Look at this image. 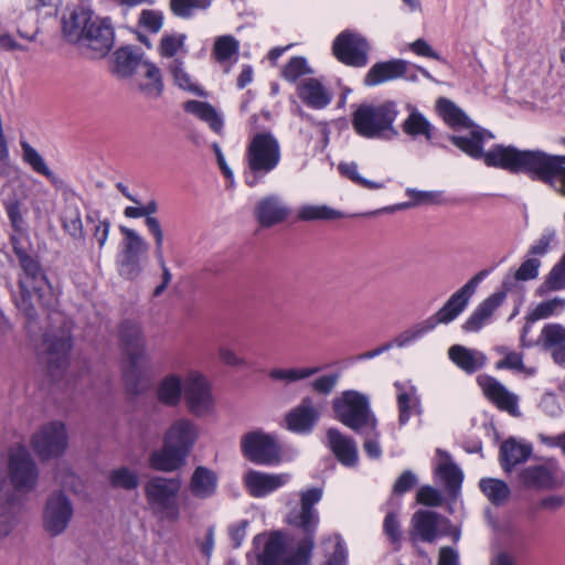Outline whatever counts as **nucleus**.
Here are the masks:
<instances>
[{"label":"nucleus","mask_w":565,"mask_h":565,"mask_svg":"<svg viewBox=\"0 0 565 565\" xmlns=\"http://www.w3.org/2000/svg\"><path fill=\"white\" fill-rule=\"evenodd\" d=\"M4 482H0V536H7L12 532L19 511L17 495L4 490Z\"/></svg>","instance_id":"nucleus-42"},{"label":"nucleus","mask_w":565,"mask_h":565,"mask_svg":"<svg viewBox=\"0 0 565 565\" xmlns=\"http://www.w3.org/2000/svg\"><path fill=\"white\" fill-rule=\"evenodd\" d=\"M487 166L512 173H526L565 196V156L550 154L539 149L520 150L513 146H498L489 153Z\"/></svg>","instance_id":"nucleus-1"},{"label":"nucleus","mask_w":565,"mask_h":565,"mask_svg":"<svg viewBox=\"0 0 565 565\" xmlns=\"http://www.w3.org/2000/svg\"><path fill=\"white\" fill-rule=\"evenodd\" d=\"M182 482L179 478L151 477L143 486L146 502L152 515L160 520L175 522L180 519L179 493Z\"/></svg>","instance_id":"nucleus-7"},{"label":"nucleus","mask_w":565,"mask_h":565,"mask_svg":"<svg viewBox=\"0 0 565 565\" xmlns=\"http://www.w3.org/2000/svg\"><path fill=\"white\" fill-rule=\"evenodd\" d=\"M239 42L232 35H222L216 38L213 46V55L220 63L230 61L237 56Z\"/></svg>","instance_id":"nucleus-54"},{"label":"nucleus","mask_w":565,"mask_h":565,"mask_svg":"<svg viewBox=\"0 0 565 565\" xmlns=\"http://www.w3.org/2000/svg\"><path fill=\"white\" fill-rule=\"evenodd\" d=\"M338 169L342 175L347 177L348 179H350L351 181H353L354 183L359 184L362 188L370 190H379L384 188L383 183L373 182L361 177L359 173V167L355 162L340 163L338 166Z\"/></svg>","instance_id":"nucleus-63"},{"label":"nucleus","mask_w":565,"mask_h":565,"mask_svg":"<svg viewBox=\"0 0 565 565\" xmlns=\"http://www.w3.org/2000/svg\"><path fill=\"white\" fill-rule=\"evenodd\" d=\"M408 62L405 60H390L375 63L364 76L365 86H377L382 83L394 81L406 75Z\"/></svg>","instance_id":"nucleus-30"},{"label":"nucleus","mask_w":565,"mask_h":565,"mask_svg":"<svg viewBox=\"0 0 565 565\" xmlns=\"http://www.w3.org/2000/svg\"><path fill=\"white\" fill-rule=\"evenodd\" d=\"M199 436L200 429L192 419H175L164 433L162 448L150 455V467L164 472L178 470L185 465Z\"/></svg>","instance_id":"nucleus-2"},{"label":"nucleus","mask_w":565,"mask_h":565,"mask_svg":"<svg viewBox=\"0 0 565 565\" xmlns=\"http://www.w3.org/2000/svg\"><path fill=\"white\" fill-rule=\"evenodd\" d=\"M479 487L489 501L494 505L503 504L510 497L509 486L500 479L483 478L480 480Z\"/></svg>","instance_id":"nucleus-50"},{"label":"nucleus","mask_w":565,"mask_h":565,"mask_svg":"<svg viewBox=\"0 0 565 565\" xmlns=\"http://www.w3.org/2000/svg\"><path fill=\"white\" fill-rule=\"evenodd\" d=\"M449 359L462 371L472 374L486 365L487 356L478 350L455 344L448 350Z\"/></svg>","instance_id":"nucleus-41"},{"label":"nucleus","mask_w":565,"mask_h":565,"mask_svg":"<svg viewBox=\"0 0 565 565\" xmlns=\"http://www.w3.org/2000/svg\"><path fill=\"white\" fill-rule=\"evenodd\" d=\"M520 483L533 490H557L565 486V470L556 458H546L519 472Z\"/></svg>","instance_id":"nucleus-12"},{"label":"nucleus","mask_w":565,"mask_h":565,"mask_svg":"<svg viewBox=\"0 0 565 565\" xmlns=\"http://www.w3.org/2000/svg\"><path fill=\"white\" fill-rule=\"evenodd\" d=\"M157 399L164 406L175 407L184 397V380L177 373L163 376L156 391Z\"/></svg>","instance_id":"nucleus-38"},{"label":"nucleus","mask_w":565,"mask_h":565,"mask_svg":"<svg viewBox=\"0 0 565 565\" xmlns=\"http://www.w3.org/2000/svg\"><path fill=\"white\" fill-rule=\"evenodd\" d=\"M319 413L310 397H305L301 403L291 409L286 416L287 427L296 433H307L312 429L318 420Z\"/></svg>","instance_id":"nucleus-34"},{"label":"nucleus","mask_w":565,"mask_h":565,"mask_svg":"<svg viewBox=\"0 0 565 565\" xmlns=\"http://www.w3.org/2000/svg\"><path fill=\"white\" fill-rule=\"evenodd\" d=\"M95 18L93 12L84 7L75 8L70 17L63 21V33L68 42L81 43L85 35L88 24H92Z\"/></svg>","instance_id":"nucleus-37"},{"label":"nucleus","mask_w":565,"mask_h":565,"mask_svg":"<svg viewBox=\"0 0 565 565\" xmlns=\"http://www.w3.org/2000/svg\"><path fill=\"white\" fill-rule=\"evenodd\" d=\"M332 407L337 418L355 433H375L377 419L366 395L353 390L344 391L333 399Z\"/></svg>","instance_id":"nucleus-8"},{"label":"nucleus","mask_w":565,"mask_h":565,"mask_svg":"<svg viewBox=\"0 0 565 565\" xmlns=\"http://www.w3.org/2000/svg\"><path fill=\"white\" fill-rule=\"evenodd\" d=\"M313 73V70L308 64V61L303 56H294L284 66L281 76L284 79L290 83H296L298 79L306 75Z\"/></svg>","instance_id":"nucleus-55"},{"label":"nucleus","mask_w":565,"mask_h":565,"mask_svg":"<svg viewBox=\"0 0 565 565\" xmlns=\"http://www.w3.org/2000/svg\"><path fill=\"white\" fill-rule=\"evenodd\" d=\"M556 244V231L554 228H545L541 236L530 246L526 254L527 256L539 258L552 250Z\"/></svg>","instance_id":"nucleus-59"},{"label":"nucleus","mask_w":565,"mask_h":565,"mask_svg":"<svg viewBox=\"0 0 565 565\" xmlns=\"http://www.w3.org/2000/svg\"><path fill=\"white\" fill-rule=\"evenodd\" d=\"M8 475L12 486L18 491H31L38 480V469L24 447L10 449Z\"/></svg>","instance_id":"nucleus-17"},{"label":"nucleus","mask_w":565,"mask_h":565,"mask_svg":"<svg viewBox=\"0 0 565 565\" xmlns=\"http://www.w3.org/2000/svg\"><path fill=\"white\" fill-rule=\"evenodd\" d=\"M370 50L369 41L361 33L349 29L340 32L332 42L335 58L355 68L367 65Z\"/></svg>","instance_id":"nucleus-14"},{"label":"nucleus","mask_w":565,"mask_h":565,"mask_svg":"<svg viewBox=\"0 0 565 565\" xmlns=\"http://www.w3.org/2000/svg\"><path fill=\"white\" fill-rule=\"evenodd\" d=\"M136 81L139 90L149 98H158L163 90V82L160 68L145 61L136 73Z\"/></svg>","instance_id":"nucleus-35"},{"label":"nucleus","mask_w":565,"mask_h":565,"mask_svg":"<svg viewBox=\"0 0 565 565\" xmlns=\"http://www.w3.org/2000/svg\"><path fill=\"white\" fill-rule=\"evenodd\" d=\"M22 157L36 173L46 177L53 184H58L60 179L49 169L42 156L26 141H21Z\"/></svg>","instance_id":"nucleus-48"},{"label":"nucleus","mask_w":565,"mask_h":565,"mask_svg":"<svg viewBox=\"0 0 565 565\" xmlns=\"http://www.w3.org/2000/svg\"><path fill=\"white\" fill-rule=\"evenodd\" d=\"M565 310V298L554 297L542 301L529 313L530 321H537L561 315Z\"/></svg>","instance_id":"nucleus-51"},{"label":"nucleus","mask_w":565,"mask_h":565,"mask_svg":"<svg viewBox=\"0 0 565 565\" xmlns=\"http://www.w3.org/2000/svg\"><path fill=\"white\" fill-rule=\"evenodd\" d=\"M383 531L388 537L391 544L394 546V550L399 551L402 546L403 532L401 530V523L397 514L394 511L386 514L383 522Z\"/></svg>","instance_id":"nucleus-64"},{"label":"nucleus","mask_w":565,"mask_h":565,"mask_svg":"<svg viewBox=\"0 0 565 565\" xmlns=\"http://www.w3.org/2000/svg\"><path fill=\"white\" fill-rule=\"evenodd\" d=\"M297 95L305 105L312 109H323L332 102L331 90L320 78L307 77L297 85Z\"/></svg>","instance_id":"nucleus-27"},{"label":"nucleus","mask_w":565,"mask_h":565,"mask_svg":"<svg viewBox=\"0 0 565 565\" xmlns=\"http://www.w3.org/2000/svg\"><path fill=\"white\" fill-rule=\"evenodd\" d=\"M477 381L486 397L499 409L508 412L512 416L520 414L519 396L510 392L497 379L489 375H479Z\"/></svg>","instance_id":"nucleus-22"},{"label":"nucleus","mask_w":565,"mask_h":565,"mask_svg":"<svg viewBox=\"0 0 565 565\" xmlns=\"http://www.w3.org/2000/svg\"><path fill=\"white\" fill-rule=\"evenodd\" d=\"M217 484L218 477L216 472L204 466H199L191 476L189 490L194 498L206 500L216 493Z\"/></svg>","instance_id":"nucleus-36"},{"label":"nucleus","mask_w":565,"mask_h":565,"mask_svg":"<svg viewBox=\"0 0 565 565\" xmlns=\"http://www.w3.org/2000/svg\"><path fill=\"white\" fill-rule=\"evenodd\" d=\"M321 367L311 366V367H274L269 370L268 377L274 382L282 383L284 385H289L306 379L311 377L312 375L319 373Z\"/></svg>","instance_id":"nucleus-46"},{"label":"nucleus","mask_w":565,"mask_h":565,"mask_svg":"<svg viewBox=\"0 0 565 565\" xmlns=\"http://www.w3.org/2000/svg\"><path fill=\"white\" fill-rule=\"evenodd\" d=\"M241 449L246 459L263 466H275L281 460L280 447L273 435L255 430L245 434Z\"/></svg>","instance_id":"nucleus-15"},{"label":"nucleus","mask_w":565,"mask_h":565,"mask_svg":"<svg viewBox=\"0 0 565 565\" xmlns=\"http://www.w3.org/2000/svg\"><path fill=\"white\" fill-rule=\"evenodd\" d=\"M115 33L110 20L108 18L95 17L93 23L88 24V29L79 44L87 46L96 52L97 55L104 56L113 47Z\"/></svg>","instance_id":"nucleus-24"},{"label":"nucleus","mask_w":565,"mask_h":565,"mask_svg":"<svg viewBox=\"0 0 565 565\" xmlns=\"http://www.w3.org/2000/svg\"><path fill=\"white\" fill-rule=\"evenodd\" d=\"M119 337L129 360L124 376L130 390L137 393V382L149 363L139 323L130 320L124 321L119 328Z\"/></svg>","instance_id":"nucleus-10"},{"label":"nucleus","mask_w":565,"mask_h":565,"mask_svg":"<svg viewBox=\"0 0 565 565\" xmlns=\"http://www.w3.org/2000/svg\"><path fill=\"white\" fill-rule=\"evenodd\" d=\"M540 343L550 352L552 360L565 367V327L561 323H547L540 333Z\"/></svg>","instance_id":"nucleus-29"},{"label":"nucleus","mask_w":565,"mask_h":565,"mask_svg":"<svg viewBox=\"0 0 565 565\" xmlns=\"http://www.w3.org/2000/svg\"><path fill=\"white\" fill-rule=\"evenodd\" d=\"M498 354L502 358L495 363L497 370H510L514 373L522 374L526 377L533 376L536 373V367L526 366L523 362V354L516 351H511L507 347H498L495 349Z\"/></svg>","instance_id":"nucleus-45"},{"label":"nucleus","mask_w":565,"mask_h":565,"mask_svg":"<svg viewBox=\"0 0 565 565\" xmlns=\"http://www.w3.org/2000/svg\"><path fill=\"white\" fill-rule=\"evenodd\" d=\"M71 348V333L67 328H62L56 332L49 331L44 334L42 351L52 374L55 370H62L67 365Z\"/></svg>","instance_id":"nucleus-19"},{"label":"nucleus","mask_w":565,"mask_h":565,"mask_svg":"<svg viewBox=\"0 0 565 565\" xmlns=\"http://www.w3.org/2000/svg\"><path fill=\"white\" fill-rule=\"evenodd\" d=\"M300 221H328L342 216L341 212L327 205H302L297 214Z\"/></svg>","instance_id":"nucleus-53"},{"label":"nucleus","mask_w":565,"mask_h":565,"mask_svg":"<svg viewBox=\"0 0 565 565\" xmlns=\"http://www.w3.org/2000/svg\"><path fill=\"white\" fill-rule=\"evenodd\" d=\"M114 72L119 77H129L136 75L140 65L146 61L142 55L136 52L131 46L118 49L115 54Z\"/></svg>","instance_id":"nucleus-43"},{"label":"nucleus","mask_w":565,"mask_h":565,"mask_svg":"<svg viewBox=\"0 0 565 565\" xmlns=\"http://www.w3.org/2000/svg\"><path fill=\"white\" fill-rule=\"evenodd\" d=\"M437 110L444 121L452 129H467V135L451 136V142L473 159H482L487 166V158L499 145L490 150L483 151L486 140L493 139L494 136L480 126L475 125L470 118L454 102L447 98L437 100Z\"/></svg>","instance_id":"nucleus-4"},{"label":"nucleus","mask_w":565,"mask_h":565,"mask_svg":"<svg viewBox=\"0 0 565 565\" xmlns=\"http://www.w3.org/2000/svg\"><path fill=\"white\" fill-rule=\"evenodd\" d=\"M109 482L114 488L130 491L139 486V477L136 471L120 467L109 473Z\"/></svg>","instance_id":"nucleus-57"},{"label":"nucleus","mask_w":565,"mask_h":565,"mask_svg":"<svg viewBox=\"0 0 565 565\" xmlns=\"http://www.w3.org/2000/svg\"><path fill=\"white\" fill-rule=\"evenodd\" d=\"M541 260L536 257L525 256L518 269L508 273L502 280V292L521 294L523 290L522 282L534 280L539 276Z\"/></svg>","instance_id":"nucleus-28"},{"label":"nucleus","mask_w":565,"mask_h":565,"mask_svg":"<svg viewBox=\"0 0 565 565\" xmlns=\"http://www.w3.org/2000/svg\"><path fill=\"white\" fill-rule=\"evenodd\" d=\"M183 109L206 122L216 134H221L223 118L211 104L200 100H188L184 103Z\"/></svg>","instance_id":"nucleus-44"},{"label":"nucleus","mask_w":565,"mask_h":565,"mask_svg":"<svg viewBox=\"0 0 565 565\" xmlns=\"http://www.w3.org/2000/svg\"><path fill=\"white\" fill-rule=\"evenodd\" d=\"M73 516V505L63 493H56L49 498L43 512V526L45 531L56 536L68 526Z\"/></svg>","instance_id":"nucleus-20"},{"label":"nucleus","mask_w":565,"mask_h":565,"mask_svg":"<svg viewBox=\"0 0 565 565\" xmlns=\"http://www.w3.org/2000/svg\"><path fill=\"white\" fill-rule=\"evenodd\" d=\"M86 225L89 227V231L92 232L93 237L98 243V248L102 249L108 238L109 230H110V223L108 220L100 218L99 214L97 212L88 213L85 217Z\"/></svg>","instance_id":"nucleus-58"},{"label":"nucleus","mask_w":565,"mask_h":565,"mask_svg":"<svg viewBox=\"0 0 565 565\" xmlns=\"http://www.w3.org/2000/svg\"><path fill=\"white\" fill-rule=\"evenodd\" d=\"M253 215L262 227L281 224L290 215V207L278 194H268L257 201Z\"/></svg>","instance_id":"nucleus-21"},{"label":"nucleus","mask_w":565,"mask_h":565,"mask_svg":"<svg viewBox=\"0 0 565 565\" xmlns=\"http://www.w3.org/2000/svg\"><path fill=\"white\" fill-rule=\"evenodd\" d=\"M17 255L23 270L19 279L23 302H30L31 307L33 301L43 308L54 307L55 297L40 264L25 252L17 250Z\"/></svg>","instance_id":"nucleus-9"},{"label":"nucleus","mask_w":565,"mask_h":565,"mask_svg":"<svg viewBox=\"0 0 565 565\" xmlns=\"http://www.w3.org/2000/svg\"><path fill=\"white\" fill-rule=\"evenodd\" d=\"M563 289H565V254L548 273L541 287L542 291H556Z\"/></svg>","instance_id":"nucleus-62"},{"label":"nucleus","mask_w":565,"mask_h":565,"mask_svg":"<svg viewBox=\"0 0 565 565\" xmlns=\"http://www.w3.org/2000/svg\"><path fill=\"white\" fill-rule=\"evenodd\" d=\"M32 447L42 459L61 456L67 447V435L62 423L43 425L32 437Z\"/></svg>","instance_id":"nucleus-18"},{"label":"nucleus","mask_w":565,"mask_h":565,"mask_svg":"<svg viewBox=\"0 0 565 565\" xmlns=\"http://www.w3.org/2000/svg\"><path fill=\"white\" fill-rule=\"evenodd\" d=\"M174 84L183 89L198 96H205V92L193 82L191 75L185 71L184 62L180 58H174L168 66Z\"/></svg>","instance_id":"nucleus-47"},{"label":"nucleus","mask_w":565,"mask_h":565,"mask_svg":"<svg viewBox=\"0 0 565 565\" xmlns=\"http://www.w3.org/2000/svg\"><path fill=\"white\" fill-rule=\"evenodd\" d=\"M253 544L255 548L264 545L256 555L259 565H286V559L294 553H286L285 537L280 532H274L268 536L258 534L254 537Z\"/></svg>","instance_id":"nucleus-23"},{"label":"nucleus","mask_w":565,"mask_h":565,"mask_svg":"<svg viewBox=\"0 0 565 565\" xmlns=\"http://www.w3.org/2000/svg\"><path fill=\"white\" fill-rule=\"evenodd\" d=\"M327 439L328 446L343 466L353 467L358 463V447L353 438L343 435L337 428H330L327 431Z\"/></svg>","instance_id":"nucleus-31"},{"label":"nucleus","mask_w":565,"mask_h":565,"mask_svg":"<svg viewBox=\"0 0 565 565\" xmlns=\"http://www.w3.org/2000/svg\"><path fill=\"white\" fill-rule=\"evenodd\" d=\"M60 220L64 232L74 241H85L82 213L76 198L66 199Z\"/></svg>","instance_id":"nucleus-39"},{"label":"nucleus","mask_w":565,"mask_h":565,"mask_svg":"<svg viewBox=\"0 0 565 565\" xmlns=\"http://www.w3.org/2000/svg\"><path fill=\"white\" fill-rule=\"evenodd\" d=\"M450 521L431 510H418L411 519L409 539L416 544L418 541L434 543L443 536L451 534Z\"/></svg>","instance_id":"nucleus-16"},{"label":"nucleus","mask_w":565,"mask_h":565,"mask_svg":"<svg viewBox=\"0 0 565 565\" xmlns=\"http://www.w3.org/2000/svg\"><path fill=\"white\" fill-rule=\"evenodd\" d=\"M489 273L488 269H482L477 273L462 287L455 291L437 312L427 318V323L433 324L431 330L438 324H448L457 319L465 311L479 284Z\"/></svg>","instance_id":"nucleus-13"},{"label":"nucleus","mask_w":565,"mask_h":565,"mask_svg":"<svg viewBox=\"0 0 565 565\" xmlns=\"http://www.w3.org/2000/svg\"><path fill=\"white\" fill-rule=\"evenodd\" d=\"M430 323L426 320L415 324L414 327L401 332L388 343H393V347L405 348L424 337L426 333L431 331Z\"/></svg>","instance_id":"nucleus-56"},{"label":"nucleus","mask_w":565,"mask_h":565,"mask_svg":"<svg viewBox=\"0 0 565 565\" xmlns=\"http://www.w3.org/2000/svg\"><path fill=\"white\" fill-rule=\"evenodd\" d=\"M281 157L280 142L270 131H259L250 136L244 154L246 185L254 188L262 182L277 169Z\"/></svg>","instance_id":"nucleus-5"},{"label":"nucleus","mask_w":565,"mask_h":565,"mask_svg":"<svg viewBox=\"0 0 565 565\" xmlns=\"http://www.w3.org/2000/svg\"><path fill=\"white\" fill-rule=\"evenodd\" d=\"M289 480V473H266L257 470H248L243 477L245 488L254 498L266 497Z\"/></svg>","instance_id":"nucleus-25"},{"label":"nucleus","mask_w":565,"mask_h":565,"mask_svg":"<svg viewBox=\"0 0 565 565\" xmlns=\"http://www.w3.org/2000/svg\"><path fill=\"white\" fill-rule=\"evenodd\" d=\"M533 448L530 444L520 443L514 438L507 439L500 447V461L504 471L525 462L532 455Z\"/></svg>","instance_id":"nucleus-40"},{"label":"nucleus","mask_w":565,"mask_h":565,"mask_svg":"<svg viewBox=\"0 0 565 565\" xmlns=\"http://www.w3.org/2000/svg\"><path fill=\"white\" fill-rule=\"evenodd\" d=\"M184 402L193 416L209 417L215 413L216 401L212 384L207 377L198 370H190L184 376Z\"/></svg>","instance_id":"nucleus-11"},{"label":"nucleus","mask_w":565,"mask_h":565,"mask_svg":"<svg viewBox=\"0 0 565 565\" xmlns=\"http://www.w3.org/2000/svg\"><path fill=\"white\" fill-rule=\"evenodd\" d=\"M321 488H309L300 491V504L286 515V522L299 530L303 539L297 544L294 553L286 559V565H308L315 547V537L320 523L316 504L322 499Z\"/></svg>","instance_id":"nucleus-3"},{"label":"nucleus","mask_w":565,"mask_h":565,"mask_svg":"<svg viewBox=\"0 0 565 565\" xmlns=\"http://www.w3.org/2000/svg\"><path fill=\"white\" fill-rule=\"evenodd\" d=\"M398 113L397 104L392 100L362 104L352 114V126L361 137L391 140L398 136L394 127Z\"/></svg>","instance_id":"nucleus-6"},{"label":"nucleus","mask_w":565,"mask_h":565,"mask_svg":"<svg viewBox=\"0 0 565 565\" xmlns=\"http://www.w3.org/2000/svg\"><path fill=\"white\" fill-rule=\"evenodd\" d=\"M505 298V292L501 290L486 298L465 321L462 329L466 332L479 331L488 322L493 312L503 303Z\"/></svg>","instance_id":"nucleus-32"},{"label":"nucleus","mask_w":565,"mask_h":565,"mask_svg":"<svg viewBox=\"0 0 565 565\" xmlns=\"http://www.w3.org/2000/svg\"><path fill=\"white\" fill-rule=\"evenodd\" d=\"M436 454L439 458V463L436 467V475L443 481L446 490L451 495H457L461 488L463 473L461 469L452 462L449 452L443 449H437Z\"/></svg>","instance_id":"nucleus-33"},{"label":"nucleus","mask_w":565,"mask_h":565,"mask_svg":"<svg viewBox=\"0 0 565 565\" xmlns=\"http://www.w3.org/2000/svg\"><path fill=\"white\" fill-rule=\"evenodd\" d=\"M158 211V204L154 200L149 201L146 205L142 206V213L145 217V224L149 231V233L154 238L156 248H163V231L161 224L157 217L153 216Z\"/></svg>","instance_id":"nucleus-52"},{"label":"nucleus","mask_w":565,"mask_h":565,"mask_svg":"<svg viewBox=\"0 0 565 565\" xmlns=\"http://www.w3.org/2000/svg\"><path fill=\"white\" fill-rule=\"evenodd\" d=\"M396 403L398 408V424L404 426L412 415H420L422 401L417 387L411 381H396Z\"/></svg>","instance_id":"nucleus-26"},{"label":"nucleus","mask_w":565,"mask_h":565,"mask_svg":"<svg viewBox=\"0 0 565 565\" xmlns=\"http://www.w3.org/2000/svg\"><path fill=\"white\" fill-rule=\"evenodd\" d=\"M403 131L413 137L423 136L426 140L433 138V126L423 114L413 109L402 125Z\"/></svg>","instance_id":"nucleus-49"},{"label":"nucleus","mask_w":565,"mask_h":565,"mask_svg":"<svg viewBox=\"0 0 565 565\" xmlns=\"http://www.w3.org/2000/svg\"><path fill=\"white\" fill-rule=\"evenodd\" d=\"M125 236L122 254L139 257L148 250L147 242L135 231L121 227Z\"/></svg>","instance_id":"nucleus-60"},{"label":"nucleus","mask_w":565,"mask_h":565,"mask_svg":"<svg viewBox=\"0 0 565 565\" xmlns=\"http://www.w3.org/2000/svg\"><path fill=\"white\" fill-rule=\"evenodd\" d=\"M211 3L212 0H170V9L174 15L188 19L195 10H205Z\"/></svg>","instance_id":"nucleus-61"}]
</instances>
